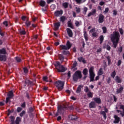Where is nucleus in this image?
Returning <instances> with one entry per match:
<instances>
[{
    "label": "nucleus",
    "instance_id": "4be33fe9",
    "mask_svg": "<svg viewBox=\"0 0 124 124\" xmlns=\"http://www.w3.org/2000/svg\"><path fill=\"white\" fill-rule=\"evenodd\" d=\"M67 26L69 28H70L71 29H74V26H73L72 22H71V20H69L67 22Z\"/></svg>",
    "mask_w": 124,
    "mask_h": 124
},
{
    "label": "nucleus",
    "instance_id": "4468645a",
    "mask_svg": "<svg viewBox=\"0 0 124 124\" xmlns=\"http://www.w3.org/2000/svg\"><path fill=\"white\" fill-rule=\"evenodd\" d=\"M54 28L55 31H58L59 29H60V27H61V22H58L54 24Z\"/></svg>",
    "mask_w": 124,
    "mask_h": 124
},
{
    "label": "nucleus",
    "instance_id": "5fc2aeb1",
    "mask_svg": "<svg viewBox=\"0 0 124 124\" xmlns=\"http://www.w3.org/2000/svg\"><path fill=\"white\" fill-rule=\"evenodd\" d=\"M26 114V110H23L19 114L20 117H23Z\"/></svg>",
    "mask_w": 124,
    "mask_h": 124
},
{
    "label": "nucleus",
    "instance_id": "39448f33",
    "mask_svg": "<svg viewBox=\"0 0 124 124\" xmlns=\"http://www.w3.org/2000/svg\"><path fill=\"white\" fill-rule=\"evenodd\" d=\"M10 119L11 120L10 124H20V123H21V119L19 117H17L16 121L15 117L14 116H11Z\"/></svg>",
    "mask_w": 124,
    "mask_h": 124
},
{
    "label": "nucleus",
    "instance_id": "052dcab7",
    "mask_svg": "<svg viewBox=\"0 0 124 124\" xmlns=\"http://www.w3.org/2000/svg\"><path fill=\"white\" fill-rule=\"evenodd\" d=\"M77 13H80L81 12V9L80 8L76 7Z\"/></svg>",
    "mask_w": 124,
    "mask_h": 124
},
{
    "label": "nucleus",
    "instance_id": "4d7b16f0",
    "mask_svg": "<svg viewBox=\"0 0 124 124\" xmlns=\"http://www.w3.org/2000/svg\"><path fill=\"white\" fill-rule=\"evenodd\" d=\"M56 66L57 67H57H60V66H61L62 65L61 64V63L60 62H59V61H57L56 62Z\"/></svg>",
    "mask_w": 124,
    "mask_h": 124
},
{
    "label": "nucleus",
    "instance_id": "37998d69",
    "mask_svg": "<svg viewBox=\"0 0 124 124\" xmlns=\"http://www.w3.org/2000/svg\"><path fill=\"white\" fill-rule=\"evenodd\" d=\"M19 32H20V34H22L23 35H25V34H26V31L24 30H20L19 31Z\"/></svg>",
    "mask_w": 124,
    "mask_h": 124
},
{
    "label": "nucleus",
    "instance_id": "603ef678",
    "mask_svg": "<svg viewBox=\"0 0 124 124\" xmlns=\"http://www.w3.org/2000/svg\"><path fill=\"white\" fill-rule=\"evenodd\" d=\"M16 61L17 62H21L22 60L19 57H16Z\"/></svg>",
    "mask_w": 124,
    "mask_h": 124
},
{
    "label": "nucleus",
    "instance_id": "e2e57ef3",
    "mask_svg": "<svg viewBox=\"0 0 124 124\" xmlns=\"http://www.w3.org/2000/svg\"><path fill=\"white\" fill-rule=\"evenodd\" d=\"M77 66V62H75L73 64L72 68H75Z\"/></svg>",
    "mask_w": 124,
    "mask_h": 124
},
{
    "label": "nucleus",
    "instance_id": "864d4df0",
    "mask_svg": "<svg viewBox=\"0 0 124 124\" xmlns=\"http://www.w3.org/2000/svg\"><path fill=\"white\" fill-rule=\"evenodd\" d=\"M22 110H23V108H22L21 107H18L16 109V111L17 112V113H20V112H21Z\"/></svg>",
    "mask_w": 124,
    "mask_h": 124
},
{
    "label": "nucleus",
    "instance_id": "423d86ee",
    "mask_svg": "<svg viewBox=\"0 0 124 124\" xmlns=\"http://www.w3.org/2000/svg\"><path fill=\"white\" fill-rule=\"evenodd\" d=\"M55 85L58 90L62 91L64 86V82L58 80L55 82Z\"/></svg>",
    "mask_w": 124,
    "mask_h": 124
},
{
    "label": "nucleus",
    "instance_id": "6e6552de",
    "mask_svg": "<svg viewBox=\"0 0 124 124\" xmlns=\"http://www.w3.org/2000/svg\"><path fill=\"white\" fill-rule=\"evenodd\" d=\"M25 84L24 86L26 87L27 86V87H29V86H33V82L29 80V79H26L25 80Z\"/></svg>",
    "mask_w": 124,
    "mask_h": 124
},
{
    "label": "nucleus",
    "instance_id": "7ed1b4c3",
    "mask_svg": "<svg viewBox=\"0 0 124 124\" xmlns=\"http://www.w3.org/2000/svg\"><path fill=\"white\" fill-rule=\"evenodd\" d=\"M83 77L82 72L80 70H78L73 75V80L74 82H78V79H81Z\"/></svg>",
    "mask_w": 124,
    "mask_h": 124
},
{
    "label": "nucleus",
    "instance_id": "a878e982",
    "mask_svg": "<svg viewBox=\"0 0 124 124\" xmlns=\"http://www.w3.org/2000/svg\"><path fill=\"white\" fill-rule=\"evenodd\" d=\"M60 22H62V24H64V22L65 21V20H66V18L64 16H62L60 18Z\"/></svg>",
    "mask_w": 124,
    "mask_h": 124
},
{
    "label": "nucleus",
    "instance_id": "09e8293b",
    "mask_svg": "<svg viewBox=\"0 0 124 124\" xmlns=\"http://www.w3.org/2000/svg\"><path fill=\"white\" fill-rule=\"evenodd\" d=\"M87 11H88V8L85 7L83 8V13L84 15H86V14H87Z\"/></svg>",
    "mask_w": 124,
    "mask_h": 124
},
{
    "label": "nucleus",
    "instance_id": "c03bdc74",
    "mask_svg": "<svg viewBox=\"0 0 124 124\" xmlns=\"http://www.w3.org/2000/svg\"><path fill=\"white\" fill-rule=\"evenodd\" d=\"M62 54L66 56L67 55H68L69 54V51L66 50H63L62 52Z\"/></svg>",
    "mask_w": 124,
    "mask_h": 124
},
{
    "label": "nucleus",
    "instance_id": "c756f323",
    "mask_svg": "<svg viewBox=\"0 0 124 124\" xmlns=\"http://www.w3.org/2000/svg\"><path fill=\"white\" fill-rule=\"evenodd\" d=\"M94 101H95V102L96 103H98V104H100V103H101V100L99 98H97V97L94 98Z\"/></svg>",
    "mask_w": 124,
    "mask_h": 124
},
{
    "label": "nucleus",
    "instance_id": "72a5a7b5",
    "mask_svg": "<svg viewBox=\"0 0 124 124\" xmlns=\"http://www.w3.org/2000/svg\"><path fill=\"white\" fill-rule=\"evenodd\" d=\"M25 96L26 97H27V99H31V97L30 96V93L28 91L25 92Z\"/></svg>",
    "mask_w": 124,
    "mask_h": 124
},
{
    "label": "nucleus",
    "instance_id": "b1692460",
    "mask_svg": "<svg viewBox=\"0 0 124 124\" xmlns=\"http://www.w3.org/2000/svg\"><path fill=\"white\" fill-rule=\"evenodd\" d=\"M8 97H9L10 98H12L13 96H14V94L13 93V91H10L9 92V93L7 94Z\"/></svg>",
    "mask_w": 124,
    "mask_h": 124
},
{
    "label": "nucleus",
    "instance_id": "de8ad7c7",
    "mask_svg": "<svg viewBox=\"0 0 124 124\" xmlns=\"http://www.w3.org/2000/svg\"><path fill=\"white\" fill-rule=\"evenodd\" d=\"M77 119H78V117L77 116H74V115L71 116V120L72 121H76V120H77Z\"/></svg>",
    "mask_w": 124,
    "mask_h": 124
},
{
    "label": "nucleus",
    "instance_id": "a19ab883",
    "mask_svg": "<svg viewBox=\"0 0 124 124\" xmlns=\"http://www.w3.org/2000/svg\"><path fill=\"white\" fill-rule=\"evenodd\" d=\"M66 107L67 108H66V110H73L74 109L73 106H66Z\"/></svg>",
    "mask_w": 124,
    "mask_h": 124
},
{
    "label": "nucleus",
    "instance_id": "f8f14e48",
    "mask_svg": "<svg viewBox=\"0 0 124 124\" xmlns=\"http://www.w3.org/2000/svg\"><path fill=\"white\" fill-rule=\"evenodd\" d=\"M7 58L6 55L4 54H0V62H6Z\"/></svg>",
    "mask_w": 124,
    "mask_h": 124
},
{
    "label": "nucleus",
    "instance_id": "0eeeda50",
    "mask_svg": "<svg viewBox=\"0 0 124 124\" xmlns=\"http://www.w3.org/2000/svg\"><path fill=\"white\" fill-rule=\"evenodd\" d=\"M63 14V11L61 10L60 11H56L54 12V15L55 17H61Z\"/></svg>",
    "mask_w": 124,
    "mask_h": 124
},
{
    "label": "nucleus",
    "instance_id": "1a4fd4ad",
    "mask_svg": "<svg viewBox=\"0 0 124 124\" xmlns=\"http://www.w3.org/2000/svg\"><path fill=\"white\" fill-rule=\"evenodd\" d=\"M57 70H58V72H64L65 70V68L63 67L62 65L59 66V67L56 68Z\"/></svg>",
    "mask_w": 124,
    "mask_h": 124
},
{
    "label": "nucleus",
    "instance_id": "bf43d9fd",
    "mask_svg": "<svg viewBox=\"0 0 124 124\" xmlns=\"http://www.w3.org/2000/svg\"><path fill=\"white\" fill-rule=\"evenodd\" d=\"M21 107L22 108H26V102H24L23 103L21 104Z\"/></svg>",
    "mask_w": 124,
    "mask_h": 124
},
{
    "label": "nucleus",
    "instance_id": "4c0bfd02",
    "mask_svg": "<svg viewBox=\"0 0 124 124\" xmlns=\"http://www.w3.org/2000/svg\"><path fill=\"white\" fill-rule=\"evenodd\" d=\"M34 111V108L32 107H30L29 108L28 113L31 114Z\"/></svg>",
    "mask_w": 124,
    "mask_h": 124
},
{
    "label": "nucleus",
    "instance_id": "20e7f679",
    "mask_svg": "<svg viewBox=\"0 0 124 124\" xmlns=\"http://www.w3.org/2000/svg\"><path fill=\"white\" fill-rule=\"evenodd\" d=\"M89 78L90 82H93L94 81V77H95V74L94 73V67L92 66L89 69Z\"/></svg>",
    "mask_w": 124,
    "mask_h": 124
},
{
    "label": "nucleus",
    "instance_id": "9d476101",
    "mask_svg": "<svg viewBox=\"0 0 124 124\" xmlns=\"http://www.w3.org/2000/svg\"><path fill=\"white\" fill-rule=\"evenodd\" d=\"M105 111H101L100 113L101 115H102L104 117V119L105 120H106V118L107 117L106 116V113H108V109H107L106 108H104Z\"/></svg>",
    "mask_w": 124,
    "mask_h": 124
},
{
    "label": "nucleus",
    "instance_id": "412c9836",
    "mask_svg": "<svg viewBox=\"0 0 124 124\" xmlns=\"http://www.w3.org/2000/svg\"><path fill=\"white\" fill-rule=\"evenodd\" d=\"M78 61L79 62H83V63H86L87 61L85 60V59L83 58V57H80L78 59Z\"/></svg>",
    "mask_w": 124,
    "mask_h": 124
},
{
    "label": "nucleus",
    "instance_id": "ea45409f",
    "mask_svg": "<svg viewBox=\"0 0 124 124\" xmlns=\"http://www.w3.org/2000/svg\"><path fill=\"white\" fill-rule=\"evenodd\" d=\"M103 33H106L107 32V28L106 27L104 26L102 28Z\"/></svg>",
    "mask_w": 124,
    "mask_h": 124
},
{
    "label": "nucleus",
    "instance_id": "338daca9",
    "mask_svg": "<svg viewBox=\"0 0 124 124\" xmlns=\"http://www.w3.org/2000/svg\"><path fill=\"white\" fill-rule=\"evenodd\" d=\"M75 24L77 27H79V26H80V22H79L78 21H76Z\"/></svg>",
    "mask_w": 124,
    "mask_h": 124
},
{
    "label": "nucleus",
    "instance_id": "2f4dec72",
    "mask_svg": "<svg viewBox=\"0 0 124 124\" xmlns=\"http://www.w3.org/2000/svg\"><path fill=\"white\" fill-rule=\"evenodd\" d=\"M88 72L89 71L88 70V69H87V68H84L82 71L83 75H88Z\"/></svg>",
    "mask_w": 124,
    "mask_h": 124
},
{
    "label": "nucleus",
    "instance_id": "6ab92c4d",
    "mask_svg": "<svg viewBox=\"0 0 124 124\" xmlns=\"http://www.w3.org/2000/svg\"><path fill=\"white\" fill-rule=\"evenodd\" d=\"M123 91H124V87L120 86L119 89H117L116 92V93H123Z\"/></svg>",
    "mask_w": 124,
    "mask_h": 124
},
{
    "label": "nucleus",
    "instance_id": "f257e3e1",
    "mask_svg": "<svg viewBox=\"0 0 124 124\" xmlns=\"http://www.w3.org/2000/svg\"><path fill=\"white\" fill-rule=\"evenodd\" d=\"M120 37H121V35L118 31L113 32V33L111 34L110 35V39L113 43V48L115 49L117 48V46H118V44H119Z\"/></svg>",
    "mask_w": 124,
    "mask_h": 124
},
{
    "label": "nucleus",
    "instance_id": "dca6fc26",
    "mask_svg": "<svg viewBox=\"0 0 124 124\" xmlns=\"http://www.w3.org/2000/svg\"><path fill=\"white\" fill-rule=\"evenodd\" d=\"M115 80L116 83H122V82H123V80L122 79V78H121L118 76L115 77Z\"/></svg>",
    "mask_w": 124,
    "mask_h": 124
},
{
    "label": "nucleus",
    "instance_id": "69168bd1",
    "mask_svg": "<svg viewBox=\"0 0 124 124\" xmlns=\"http://www.w3.org/2000/svg\"><path fill=\"white\" fill-rule=\"evenodd\" d=\"M122 64V60H119L117 62V66H120Z\"/></svg>",
    "mask_w": 124,
    "mask_h": 124
},
{
    "label": "nucleus",
    "instance_id": "393cba45",
    "mask_svg": "<svg viewBox=\"0 0 124 124\" xmlns=\"http://www.w3.org/2000/svg\"><path fill=\"white\" fill-rule=\"evenodd\" d=\"M83 33H84L83 35L85 39V41H88V40H89V37H88V33H87V31H83Z\"/></svg>",
    "mask_w": 124,
    "mask_h": 124
},
{
    "label": "nucleus",
    "instance_id": "3c124183",
    "mask_svg": "<svg viewBox=\"0 0 124 124\" xmlns=\"http://www.w3.org/2000/svg\"><path fill=\"white\" fill-rule=\"evenodd\" d=\"M14 112V109H12L11 110L8 109V116H9L10 114L13 113Z\"/></svg>",
    "mask_w": 124,
    "mask_h": 124
},
{
    "label": "nucleus",
    "instance_id": "bb28decb",
    "mask_svg": "<svg viewBox=\"0 0 124 124\" xmlns=\"http://www.w3.org/2000/svg\"><path fill=\"white\" fill-rule=\"evenodd\" d=\"M120 109H122L123 112L121 111L120 114L122 117H124V105H120Z\"/></svg>",
    "mask_w": 124,
    "mask_h": 124
},
{
    "label": "nucleus",
    "instance_id": "a18cd8bd",
    "mask_svg": "<svg viewBox=\"0 0 124 124\" xmlns=\"http://www.w3.org/2000/svg\"><path fill=\"white\" fill-rule=\"evenodd\" d=\"M59 58L60 60V61H63L64 60V57H63V55L62 54L59 55Z\"/></svg>",
    "mask_w": 124,
    "mask_h": 124
},
{
    "label": "nucleus",
    "instance_id": "58836bf2",
    "mask_svg": "<svg viewBox=\"0 0 124 124\" xmlns=\"http://www.w3.org/2000/svg\"><path fill=\"white\" fill-rule=\"evenodd\" d=\"M62 5L63 6V7H64V8H67V7H68V2H63L62 4Z\"/></svg>",
    "mask_w": 124,
    "mask_h": 124
},
{
    "label": "nucleus",
    "instance_id": "2eb2a0df",
    "mask_svg": "<svg viewBox=\"0 0 124 124\" xmlns=\"http://www.w3.org/2000/svg\"><path fill=\"white\" fill-rule=\"evenodd\" d=\"M7 52H6V48L3 47L1 49H0V55H6Z\"/></svg>",
    "mask_w": 124,
    "mask_h": 124
},
{
    "label": "nucleus",
    "instance_id": "49530a36",
    "mask_svg": "<svg viewBox=\"0 0 124 124\" xmlns=\"http://www.w3.org/2000/svg\"><path fill=\"white\" fill-rule=\"evenodd\" d=\"M43 81H45V82H49V80H48V77L47 76L43 77Z\"/></svg>",
    "mask_w": 124,
    "mask_h": 124
},
{
    "label": "nucleus",
    "instance_id": "5701e85b",
    "mask_svg": "<svg viewBox=\"0 0 124 124\" xmlns=\"http://www.w3.org/2000/svg\"><path fill=\"white\" fill-rule=\"evenodd\" d=\"M96 106L95 105V102H91L89 103V108H95Z\"/></svg>",
    "mask_w": 124,
    "mask_h": 124
},
{
    "label": "nucleus",
    "instance_id": "8fccbe9b",
    "mask_svg": "<svg viewBox=\"0 0 124 124\" xmlns=\"http://www.w3.org/2000/svg\"><path fill=\"white\" fill-rule=\"evenodd\" d=\"M5 32H3L1 30V27H0V35L1 36H3L4 35Z\"/></svg>",
    "mask_w": 124,
    "mask_h": 124
},
{
    "label": "nucleus",
    "instance_id": "f3484780",
    "mask_svg": "<svg viewBox=\"0 0 124 124\" xmlns=\"http://www.w3.org/2000/svg\"><path fill=\"white\" fill-rule=\"evenodd\" d=\"M114 118L115 120L113 122L114 124H119L120 122V117L118 116V115H114Z\"/></svg>",
    "mask_w": 124,
    "mask_h": 124
},
{
    "label": "nucleus",
    "instance_id": "79ce46f5",
    "mask_svg": "<svg viewBox=\"0 0 124 124\" xmlns=\"http://www.w3.org/2000/svg\"><path fill=\"white\" fill-rule=\"evenodd\" d=\"M23 71H24V73H25V74H28V73H29V70L28 69V68H27V67L23 68Z\"/></svg>",
    "mask_w": 124,
    "mask_h": 124
},
{
    "label": "nucleus",
    "instance_id": "e433bc0d",
    "mask_svg": "<svg viewBox=\"0 0 124 124\" xmlns=\"http://www.w3.org/2000/svg\"><path fill=\"white\" fill-rule=\"evenodd\" d=\"M116 71H113L111 74H110V76L114 79L115 78V76H116Z\"/></svg>",
    "mask_w": 124,
    "mask_h": 124
},
{
    "label": "nucleus",
    "instance_id": "c85d7f7f",
    "mask_svg": "<svg viewBox=\"0 0 124 124\" xmlns=\"http://www.w3.org/2000/svg\"><path fill=\"white\" fill-rule=\"evenodd\" d=\"M39 3L40 6H42V7H44V6H45V4H46V2L43 0H41Z\"/></svg>",
    "mask_w": 124,
    "mask_h": 124
},
{
    "label": "nucleus",
    "instance_id": "c9c22d12",
    "mask_svg": "<svg viewBox=\"0 0 124 124\" xmlns=\"http://www.w3.org/2000/svg\"><path fill=\"white\" fill-rule=\"evenodd\" d=\"M99 41H100V44H102L103 43V40H104V37L103 35H101L99 37Z\"/></svg>",
    "mask_w": 124,
    "mask_h": 124
},
{
    "label": "nucleus",
    "instance_id": "0e129e2a",
    "mask_svg": "<svg viewBox=\"0 0 124 124\" xmlns=\"http://www.w3.org/2000/svg\"><path fill=\"white\" fill-rule=\"evenodd\" d=\"M3 24L5 27H8V21H5L3 22Z\"/></svg>",
    "mask_w": 124,
    "mask_h": 124
},
{
    "label": "nucleus",
    "instance_id": "ddd939ff",
    "mask_svg": "<svg viewBox=\"0 0 124 124\" xmlns=\"http://www.w3.org/2000/svg\"><path fill=\"white\" fill-rule=\"evenodd\" d=\"M98 22L99 23H103V22H104V16H103L102 14L99 15Z\"/></svg>",
    "mask_w": 124,
    "mask_h": 124
},
{
    "label": "nucleus",
    "instance_id": "a211bd4d",
    "mask_svg": "<svg viewBox=\"0 0 124 124\" xmlns=\"http://www.w3.org/2000/svg\"><path fill=\"white\" fill-rule=\"evenodd\" d=\"M96 13V9H92V12L89 13L87 15L88 17H91L93 15H94Z\"/></svg>",
    "mask_w": 124,
    "mask_h": 124
},
{
    "label": "nucleus",
    "instance_id": "cd10ccee",
    "mask_svg": "<svg viewBox=\"0 0 124 124\" xmlns=\"http://www.w3.org/2000/svg\"><path fill=\"white\" fill-rule=\"evenodd\" d=\"M82 88V87L81 85H79L77 88V91H76V93H81Z\"/></svg>",
    "mask_w": 124,
    "mask_h": 124
},
{
    "label": "nucleus",
    "instance_id": "f704fd0d",
    "mask_svg": "<svg viewBox=\"0 0 124 124\" xmlns=\"http://www.w3.org/2000/svg\"><path fill=\"white\" fill-rule=\"evenodd\" d=\"M87 96L89 98H93V93L91 92H89L87 93Z\"/></svg>",
    "mask_w": 124,
    "mask_h": 124
},
{
    "label": "nucleus",
    "instance_id": "680f3d73",
    "mask_svg": "<svg viewBox=\"0 0 124 124\" xmlns=\"http://www.w3.org/2000/svg\"><path fill=\"white\" fill-rule=\"evenodd\" d=\"M75 1L78 4H81L82 3V0H75Z\"/></svg>",
    "mask_w": 124,
    "mask_h": 124
},
{
    "label": "nucleus",
    "instance_id": "6e6d98bb",
    "mask_svg": "<svg viewBox=\"0 0 124 124\" xmlns=\"http://www.w3.org/2000/svg\"><path fill=\"white\" fill-rule=\"evenodd\" d=\"M25 25L27 26V27H30L31 26V22H30L28 20H27L25 22Z\"/></svg>",
    "mask_w": 124,
    "mask_h": 124
},
{
    "label": "nucleus",
    "instance_id": "aec40b11",
    "mask_svg": "<svg viewBox=\"0 0 124 124\" xmlns=\"http://www.w3.org/2000/svg\"><path fill=\"white\" fill-rule=\"evenodd\" d=\"M72 46V44L70 43L69 41H68L66 44V47L67 48V50H69L70 48Z\"/></svg>",
    "mask_w": 124,
    "mask_h": 124
},
{
    "label": "nucleus",
    "instance_id": "f03ea898",
    "mask_svg": "<svg viewBox=\"0 0 124 124\" xmlns=\"http://www.w3.org/2000/svg\"><path fill=\"white\" fill-rule=\"evenodd\" d=\"M57 112L55 114V117H58L59 115H63L64 113V110H66L67 108L66 106H58L57 107Z\"/></svg>",
    "mask_w": 124,
    "mask_h": 124
},
{
    "label": "nucleus",
    "instance_id": "473e14b6",
    "mask_svg": "<svg viewBox=\"0 0 124 124\" xmlns=\"http://www.w3.org/2000/svg\"><path fill=\"white\" fill-rule=\"evenodd\" d=\"M104 72L102 71V68H100L98 72V75L99 76H101L103 74Z\"/></svg>",
    "mask_w": 124,
    "mask_h": 124
},
{
    "label": "nucleus",
    "instance_id": "9b49d317",
    "mask_svg": "<svg viewBox=\"0 0 124 124\" xmlns=\"http://www.w3.org/2000/svg\"><path fill=\"white\" fill-rule=\"evenodd\" d=\"M67 33L69 37H72L73 36V32L70 28H68L66 29Z\"/></svg>",
    "mask_w": 124,
    "mask_h": 124
},
{
    "label": "nucleus",
    "instance_id": "7c9ffc66",
    "mask_svg": "<svg viewBox=\"0 0 124 124\" xmlns=\"http://www.w3.org/2000/svg\"><path fill=\"white\" fill-rule=\"evenodd\" d=\"M59 48L60 50H67V48H66V46L63 45H60Z\"/></svg>",
    "mask_w": 124,
    "mask_h": 124
},
{
    "label": "nucleus",
    "instance_id": "774afa93",
    "mask_svg": "<svg viewBox=\"0 0 124 124\" xmlns=\"http://www.w3.org/2000/svg\"><path fill=\"white\" fill-rule=\"evenodd\" d=\"M10 99H11V98H9V97H7L6 98V103H8L10 101Z\"/></svg>",
    "mask_w": 124,
    "mask_h": 124
},
{
    "label": "nucleus",
    "instance_id": "13d9d810",
    "mask_svg": "<svg viewBox=\"0 0 124 124\" xmlns=\"http://www.w3.org/2000/svg\"><path fill=\"white\" fill-rule=\"evenodd\" d=\"M107 59L108 60V64L109 65L110 64V63H111V59H110V56H107Z\"/></svg>",
    "mask_w": 124,
    "mask_h": 124
}]
</instances>
